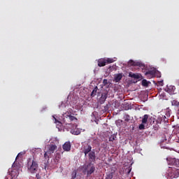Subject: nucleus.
Here are the masks:
<instances>
[{
  "instance_id": "obj_17",
  "label": "nucleus",
  "mask_w": 179,
  "mask_h": 179,
  "mask_svg": "<svg viewBox=\"0 0 179 179\" xmlns=\"http://www.w3.org/2000/svg\"><path fill=\"white\" fill-rule=\"evenodd\" d=\"M113 172H109L108 173H106V176L105 178V179H113Z\"/></svg>"
},
{
  "instance_id": "obj_31",
  "label": "nucleus",
  "mask_w": 179,
  "mask_h": 179,
  "mask_svg": "<svg viewBox=\"0 0 179 179\" xmlns=\"http://www.w3.org/2000/svg\"><path fill=\"white\" fill-rule=\"evenodd\" d=\"M36 178H37V179H41V176L40 175V173H36Z\"/></svg>"
},
{
  "instance_id": "obj_14",
  "label": "nucleus",
  "mask_w": 179,
  "mask_h": 179,
  "mask_svg": "<svg viewBox=\"0 0 179 179\" xmlns=\"http://www.w3.org/2000/svg\"><path fill=\"white\" fill-rule=\"evenodd\" d=\"M121 79H122V73H117V74L115 75V81L116 83L120 82V80H121Z\"/></svg>"
},
{
  "instance_id": "obj_23",
  "label": "nucleus",
  "mask_w": 179,
  "mask_h": 179,
  "mask_svg": "<svg viewBox=\"0 0 179 179\" xmlns=\"http://www.w3.org/2000/svg\"><path fill=\"white\" fill-rule=\"evenodd\" d=\"M171 105L172 106H179V102H178L177 100H173V101H171Z\"/></svg>"
},
{
  "instance_id": "obj_33",
  "label": "nucleus",
  "mask_w": 179,
  "mask_h": 179,
  "mask_svg": "<svg viewBox=\"0 0 179 179\" xmlns=\"http://www.w3.org/2000/svg\"><path fill=\"white\" fill-rule=\"evenodd\" d=\"M16 169H17V167L13 166V167L12 173H15V170H16Z\"/></svg>"
},
{
  "instance_id": "obj_36",
  "label": "nucleus",
  "mask_w": 179,
  "mask_h": 179,
  "mask_svg": "<svg viewBox=\"0 0 179 179\" xmlns=\"http://www.w3.org/2000/svg\"><path fill=\"white\" fill-rule=\"evenodd\" d=\"M115 104H117V106H118V101H115Z\"/></svg>"
},
{
  "instance_id": "obj_25",
  "label": "nucleus",
  "mask_w": 179,
  "mask_h": 179,
  "mask_svg": "<svg viewBox=\"0 0 179 179\" xmlns=\"http://www.w3.org/2000/svg\"><path fill=\"white\" fill-rule=\"evenodd\" d=\"M73 135H80V131L76 129L73 131Z\"/></svg>"
},
{
  "instance_id": "obj_26",
  "label": "nucleus",
  "mask_w": 179,
  "mask_h": 179,
  "mask_svg": "<svg viewBox=\"0 0 179 179\" xmlns=\"http://www.w3.org/2000/svg\"><path fill=\"white\" fill-rule=\"evenodd\" d=\"M108 85V80L107 79H104V80H103V86H106V85Z\"/></svg>"
},
{
  "instance_id": "obj_38",
  "label": "nucleus",
  "mask_w": 179,
  "mask_h": 179,
  "mask_svg": "<svg viewBox=\"0 0 179 179\" xmlns=\"http://www.w3.org/2000/svg\"><path fill=\"white\" fill-rule=\"evenodd\" d=\"M105 108H107V106H106Z\"/></svg>"
},
{
  "instance_id": "obj_9",
  "label": "nucleus",
  "mask_w": 179,
  "mask_h": 179,
  "mask_svg": "<svg viewBox=\"0 0 179 179\" xmlns=\"http://www.w3.org/2000/svg\"><path fill=\"white\" fill-rule=\"evenodd\" d=\"M171 166H173V167H176L177 169H179V159H172L170 161Z\"/></svg>"
},
{
  "instance_id": "obj_5",
  "label": "nucleus",
  "mask_w": 179,
  "mask_h": 179,
  "mask_svg": "<svg viewBox=\"0 0 179 179\" xmlns=\"http://www.w3.org/2000/svg\"><path fill=\"white\" fill-rule=\"evenodd\" d=\"M128 64L131 66H139L140 68H145V64L141 62H135L134 60H129Z\"/></svg>"
},
{
  "instance_id": "obj_8",
  "label": "nucleus",
  "mask_w": 179,
  "mask_h": 179,
  "mask_svg": "<svg viewBox=\"0 0 179 179\" xmlns=\"http://www.w3.org/2000/svg\"><path fill=\"white\" fill-rule=\"evenodd\" d=\"M108 94L107 92H103L101 94V96L99 98L100 104H104L106 100H107Z\"/></svg>"
},
{
  "instance_id": "obj_30",
  "label": "nucleus",
  "mask_w": 179,
  "mask_h": 179,
  "mask_svg": "<svg viewBox=\"0 0 179 179\" xmlns=\"http://www.w3.org/2000/svg\"><path fill=\"white\" fill-rule=\"evenodd\" d=\"M23 155H24V152H21L18 153L16 159H17V157H20V156H23Z\"/></svg>"
},
{
  "instance_id": "obj_29",
  "label": "nucleus",
  "mask_w": 179,
  "mask_h": 179,
  "mask_svg": "<svg viewBox=\"0 0 179 179\" xmlns=\"http://www.w3.org/2000/svg\"><path fill=\"white\" fill-rule=\"evenodd\" d=\"M55 123L57 124V125H61V124H62L61 122L58 121V120H57L55 118Z\"/></svg>"
},
{
  "instance_id": "obj_10",
  "label": "nucleus",
  "mask_w": 179,
  "mask_h": 179,
  "mask_svg": "<svg viewBox=\"0 0 179 179\" xmlns=\"http://www.w3.org/2000/svg\"><path fill=\"white\" fill-rule=\"evenodd\" d=\"M174 90H176V87L173 85H167L165 88V92H167V93H169V94H173V93H174Z\"/></svg>"
},
{
  "instance_id": "obj_32",
  "label": "nucleus",
  "mask_w": 179,
  "mask_h": 179,
  "mask_svg": "<svg viewBox=\"0 0 179 179\" xmlns=\"http://www.w3.org/2000/svg\"><path fill=\"white\" fill-rule=\"evenodd\" d=\"M48 164H45L44 169H45V170H47V168H48Z\"/></svg>"
},
{
  "instance_id": "obj_22",
  "label": "nucleus",
  "mask_w": 179,
  "mask_h": 179,
  "mask_svg": "<svg viewBox=\"0 0 179 179\" xmlns=\"http://www.w3.org/2000/svg\"><path fill=\"white\" fill-rule=\"evenodd\" d=\"M76 174H78V172H76V171H73L71 173V179L76 178Z\"/></svg>"
},
{
  "instance_id": "obj_1",
  "label": "nucleus",
  "mask_w": 179,
  "mask_h": 179,
  "mask_svg": "<svg viewBox=\"0 0 179 179\" xmlns=\"http://www.w3.org/2000/svg\"><path fill=\"white\" fill-rule=\"evenodd\" d=\"M27 169L31 174H36L38 171V164L34 159L29 158L27 160Z\"/></svg>"
},
{
  "instance_id": "obj_18",
  "label": "nucleus",
  "mask_w": 179,
  "mask_h": 179,
  "mask_svg": "<svg viewBox=\"0 0 179 179\" xmlns=\"http://www.w3.org/2000/svg\"><path fill=\"white\" fill-rule=\"evenodd\" d=\"M97 87H95L91 93V97H94L97 94Z\"/></svg>"
},
{
  "instance_id": "obj_3",
  "label": "nucleus",
  "mask_w": 179,
  "mask_h": 179,
  "mask_svg": "<svg viewBox=\"0 0 179 179\" xmlns=\"http://www.w3.org/2000/svg\"><path fill=\"white\" fill-rule=\"evenodd\" d=\"M94 171H96V166H94L93 163L90 162L84 166L83 173V174H87V177H90Z\"/></svg>"
},
{
  "instance_id": "obj_21",
  "label": "nucleus",
  "mask_w": 179,
  "mask_h": 179,
  "mask_svg": "<svg viewBox=\"0 0 179 179\" xmlns=\"http://www.w3.org/2000/svg\"><path fill=\"white\" fill-rule=\"evenodd\" d=\"M115 138H117V136L111 135L109 138V142H114V141H115Z\"/></svg>"
},
{
  "instance_id": "obj_7",
  "label": "nucleus",
  "mask_w": 179,
  "mask_h": 179,
  "mask_svg": "<svg viewBox=\"0 0 179 179\" xmlns=\"http://www.w3.org/2000/svg\"><path fill=\"white\" fill-rule=\"evenodd\" d=\"M88 159L90 163L96 162V152H94V150L88 154Z\"/></svg>"
},
{
  "instance_id": "obj_37",
  "label": "nucleus",
  "mask_w": 179,
  "mask_h": 179,
  "mask_svg": "<svg viewBox=\"0 0 179 179\" xmlns=\"http://www.w3.org/2000/svg\"><path fill=\"white\" fill-rule=\"evenodd\" d=\"M56 160H57V162H58V159L57 158H56Z\"/></svg>"
},
{
  "instance_id": "obj_35",
  "label": "nucleus",
  "mask_w": 179,
  "mask_h": 179,
  "mask_svg": "<svg viewBox=\"0 0 179 179\" xmlns=\"http://www.w3.org/2000/svg\"><path fill=\"white\" fill-rule=\"evenodd\" d=\"M18 174H19V171L17 170V171H15V176H17Z\"/></svg>"
},
{
  "instance_id": "obj_16",
  "label": "nucleus",
  "mask_w": 179,
  "mask_h": 179,
  "mask_svg": "<svg viewBox=\"0 0 179 179\" xmlns=\"http://www.w3.org/2000/svg\"><path fill=\"white\" fill-rule=\"evenodd\" d=\"M148 118H149V115H144L142 119V124H146L148 122Z\"/></svg>"
},
{
  "instance_id": "obj_34",
  "label": "nucleus",
  "mask_w": 179,
  "mask_h": 179,
  "mask_svg": "<svg viewBox=\"0 0 179 179\" xmlns=\"http://www.w3.org/2000/svg\"><path fill=\"white\" fill-rule=\"evenodd\" d=\"M159 85H160V86H163V81H159Z\"/></svg>"
},
{
  "instance_id": "obj_4",
  "label": "nucleus",
  "mask_w": 179,
  "mask_h": 179,
  "mask_svg": "<svg viewBox=\"0 0 179 179\" xmlns=\"http://www.w3.org/2000/svg\"><path fill=\"white\" fill-rule=\"evenodd\" d=\"M78 121V119L73 116V115H68L67 117H64L63 119V121L65 124V125H69V124H71V122H72V121Z\"/></svg>"
},
{
  "instance_id": "obj_11",
  "label": "nucleus",
  "mask_w": 179,
  "mask_h": 179,
  "mask_svg": "<svg viewBox=\"0 0 179 179\" xmlns=\"http://www.w3.org/2000/svg\"><path fill=\"white\" fill-rule=\"evenodd\" d=\"M63 150L65 152H70L71 151V142L67 141L63 145Z\"/></svg>"
},
{
  "instance_id": "obj_6",
  "label": "nucleus",
  "mask_w": 179,
  "mask_h": 179,
  "mask_svg": "<svg viewBox=\"0 0 179 179\" xmlns=\"http://www.w3.org/2000/svg\"><path fill=\"white\" fill-rule=\"evenodd\" d=\"M92 152V145L87 144L86 146L83 148V153L85 154V156H87Z\"/></svg>"
},
{
  "instance_id": "obj_13",
  "label": "nucleus",
  "mask_w": 179,
  "mask_h": 179,
  "mask_svg": "<svg viewBox=\"0 0 179 179\" xmlns=\"http://www.w3.org/2000/svg\"><path fill=\"white\" fill-rule=\"evenodd\" d=\"M106 59H100L98 61V66H106Z\"/></svg>"
},
{
  "instance_id": "obj_15",
  "label": "nucleus",
  "mask_w": 179,
  "mask_h": 179,
  "mask_svg": "<svg viewBox=\"0 0 179 179\" xmlns=\"http://www.w3.org/2000/svg\"><path fill=\"white\" fill-rule=\"evenodd\" d=\"M171 178H178L179 177V169H175V171H173V176H171Z\"/></svg>"
},
{
  "instance_id": "obj_19",
  "label": "nucleus",
  "mask_w": 179,
  "mask_h": 179,
  "mask_svg": "<svg viewBox=\"0 0 179 179\" xmlns=\"http://www.w3.org/2000/svg\"><path fill=\"white\" fill-rule=\"evenodd\" d=\"M124 120L126 122H129V121L131 120V116H129V115H124Z\"/></svg>"
},
{
  "instance_id": "obj_12",
  "label": "nucleus",
  "mask_w": 179,
  "mask_h": 179,
  "mask_svg": "<svg viewBox=\"0 0 179 179\" xmlns=\"http://www.w3.org/2000/svg\"><path fill=\"white\" fill-rule=\"evenodd\" d=\"M129 78H133L134 79H141V76L138 73H134L132 72H130L129 73Z\"/></svg>"
},
{
  "instance_id": "obj_2",
  "label": "nucleus",
  "mask_w": 179,
  "mask_h": 179,
  "mask_svg": "<svg viewBox=\"0 0 179 179\" xmlns=\"http://www.w3.org/2000/svg\"><path fill=\"white\" fill-rule=\"evenodd\" d=\"M57 145L54 143H50L47 147V150L44 153V159L46 160H50L51 156H52V153H54L55 150H57Z\"/></svg>"
},
{
  "instance_id": "obj_24",
  "label": "nucleus",
  "mask_w": 179,
  "mask_h": 179,
  "mask_svg": "<svg viewBox=\"0 0 179 179\" xmlns=\"http://www.w3.org/2000/svg\"><path fill=\"white\" fill-rule=\"evenodd\" d=\"M149 83H148V80H142V85L143 86H148Z\"/></svg>"
},
{
  "instance_id": "obj_28",
  "label": "nucleus",
  "mask_w": 179,
  "mask_h": 179,
  "mask_svg": "<svg viewBox=\"0 0 179 179\" xmlns=\"http://www.w3.org/2000/svg\"><path fill=\"white\" fill-rule=\"evenodd\" d=\"M138 128H139V129H141V130L145 129V124L143 123H142L141 124H140L138 126Z\"/></svg>"
},
{
  "instance_id": "obj_20",
  "label": "nucleus",
  "mask_w": 179,
  "mask_h": 179,
  "mask_svg": "<svg viewBox=\"0 0 179 179\" xmlns=\"http://www.w3.org/2000/svg\"><path fill=\"white\" fill-rule=\"evenodd\" d=\"M105 60L106 61V64H113V62H115V60H114V59L112 58L105 59Z\"/></svg>"
},
{
  "instance_id": "obj_27",
  "label": "nucleus",
  "mask_w": 179,
  "mask_h": 179,
  "mask_svg": "<svg viewBox=\"0 0 179 179\" xmlns=\"http://www.w3.org/2000/svg\"><path fill=\"white\" fill-rule=\"evenodd\" d=\"M145 75L148 76V75H150L151 76H153V71H148L145 73Z\"/></svg>"
}]
</instances>
